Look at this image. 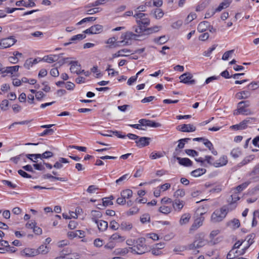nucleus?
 <instances>
[{
	"mask_svg": "<svg viewBox=\"0 0 259 259\" xmlns=\"http://www.w3.org/2000/svg\"><path fill=\"white\" fill-rule=\"evenodd\" d=\"M131 252L137 254H143L148 251L149 248L146 244V239L141 237L137 239L136 241V244L134 246L130 248Z\"/></svg>",
	"mask_w": 259,
	"mask_h": 259,
	"instance_id": "nucleus-1",
	"label": "nucleus"
},
{
	"mask_svg": "<svg viewBox=\"0 0 259 259\" xmlns=\"http://www.w3.org/2000/svg\"><path fill=\"white\" fill-rule=\"evenodd\" d=\"M147 15L146 14L142 13H136L134 15L138 25H143L144 27H146L150 24V19Z\"/></svg>",
	"mask_w": 259,
	"mask_h": 259,
	"instance_id": "nucleus-2",
	"label": "nucleus"
},
{
	"mask_svg": "<svg viewBox=\"0 0 259 259\" xmlns=\"http://www.w3.org/2000/svg\"><path fill=\"white\" fill-rule=\"evenodd\" d=\"M225 209L221 207L220 209L215 210L211 214V220L213 223H217L222 221L226 216Z\"/></svg>",
	"mask_w": 259,
	"mask_h": 259,
	"instance_id": "nucleus-3",
	"label": "nucleus"
},
{
	"mask_svg": "<svg viewBox=\"0 0 259 259\" xmlns=\"http://www.w3.org/2000/svg\"><path fill=\"white\" fill-rule=\"evenodd\" d=\"M17 40L13 36L2 38L0 39V49H5L13 46Z\"/></svg>",
	"mask_w": 259,
	"mask_h": 259,
	"instance_id": "nucleus-4",
	"label": "nucleus"
},
{
	"mask_svg": "<svg viewBox=\"0 0 259 259\" xmlns=\"http://www.w3.org/2000/svg\"><path fill=\"white\" fill-rule=\"evenodd\" d=\"M205 213V212H201L200 216L197 218L194 221V223L189 229V233H193L194 231L197 230L200 227L203 225L204 218L202 215Z\"/></svg>",
	"mask_w": 259,
	"mask_h": 259,
	"instance_id": "nucleus-5",
	"label": "nucleus"
},
{
	"mask_svg": "<svg viewBox=\"0 0 259 259\" xmlns=\"http://www.w3.org/2000/svg\"><path fill=\"white\" fill-rule=\"evenodd\" d=\"M205 235L203 233L201 232L197 234L195 238V243H196V247L200 248L205 245L207 241L204 239Z\"/></svg>",
	"mask_w": 259,
	"mask_h": 259,
	"instance_id": "nucleus-6",
	"label": "nucleus"
},
{
	"mask_svg": "<svg viewBox=\"0 0 259 259\" xmlns=\"http://www.w3.org/2000/svg\"><path fill=\"white\" fill-rule=\"evenodd\" d=\"M192 74L189 72H187L180 75L179 78L181 82L188 84H194L195 83V80L193 79Z\"/></svg>",
	"mask_w": 259,
	"mask_h": 259,
	"instance_id": "nucleus-7",
	"label": "nucleus"
},
{
	"mask_svg": "<svg viewBox=\"0 0 259 259\" xmlns=\"http://www.w3.org/2000/svg\"><path fill=\"white\" fill-rule=\"evenodd\" d=\"M139 123L142 125L148 126L152 127H158L161 126V124L156 122L154 121L148 120L146 119H141L139 120Z\"/></svg>",
	"mask_w": 259,
	"mask_h": 259,
	"instance_id": "nucleus-8",
	"label": "nucleus"
},
{
	"mask_svg": "<svg viewBox=\"0 0 259 259\" xmlns=\"http://www.w3.org/2000/svg\"><path fill=\"white\" fill-rule=\"evenodd\" d=\"M177 129L182 132H193L195 131L196 127L191 124H184L179 126Z\"/></svg>",
	"mask_w": 259,
	"mask_h": 259,
	"instance_id": "nucleus-9",
	"label": "nucleus"
},
{
	"mask_svg": "<svg viewBox=\"0 0 259 259\" xmlns=\"http://www.w3.org/2000/svg\"><path fill=\"white\" fill-rule=\"evenodd\" d=\"M228 158L226 155H222L218 160L214 162L213 165L215 167L226 165L228 163Z\"/></svg>",
	"mask_w": 259,
	"mask_h": 259,
	"instance_id": "nucleus-10",
	"label": "nucleus"
},
{
	"mask_svg": "<svg viewBox=\"0 0 259 259\" xmlns=\"http://www.w3.org/2000/svg\"><path fill=\"white\" fill-rule=\"evenodd\" d=\"M139 140L136 141L137 146L139 147H143L149 145L150 138L141 137L138 138Z\"/></svg>",
	"mask_w": 259,
	"mask_h": 259,
	"instance_id": "nucleus-11",
	"label": "nucleus"
},
{
	"mask_svg": "<svg viewBox=\"0 0 259 259\" xmlns=\"http://www.w3.org/2000/svg\"><path fill=\"white\" fill-rule=\"evenodd\" d=\"M21 255L26 257H33L37 255L36 250L26 248L21 251Z\"/></svg>",
	"mask_w": 259,
	"mask_h": 259,
	"instance_id": "nucleus-12",
	"label": "nucleus"
},
{
	"mask_svg": "<svg viewBox=\"0 0 259 259\" xmlns=\"http://www.w3.org/2000/svg\"><path fill=\"white\" fill-rule=\"evenodd\" d=\"M70 70L72 73L77 74H80V65L77 61H71Z\"/></svg>",
	"mask_w": 259,
	"mask_h": 259,
	"instance_id": "nucleus-13",
	"label": "nucleus"
},
{
	"mask_svg": "<svg viewBox=\"0 0 259 259\" xmlns=\"http://www.w3.org/2000/svg\"><path fill=\"white\" fill-rule=\"evenodd\" d=\"M131 50L128 49H123L119 50L117 52L112 55L113 58L119 57H126L129 55V54L131 53Z\"/></svg>",
	"mask_w": 259,
	"mask_h": 259,
	"instance_id": "nucleus-14",
	"label": "nucleus"
},
{
	"mask_svg": "<svg viewBox=\"0 0 259 259\" xmlns=\"http://www.w3.org/2000/svg\"><path fill=\"white\" fill-rule=\"evenodd\" d=\"M243 114L244 115H248L252 114L251 111L248 109H246L244 106H238V109L236 112H234V115Z\"/></svg>",
	"mask_w": 259,
	"mask_h": 259,
	"instance_id": "nucleus-15",
	"label": "nucleus"
},
{
	"mask_svg": "<svg viewBox=\"0 0 259 259\" xmlns=\"http://www.w3.org/2000/svg\"><path fill=\"white\" fill-rule=\"evenodd\" d=\"M85 37V35L83 34H78L74 35L70 38V41L67 43H65L64 45L67 46L71 44V43H76L77 41H79L84 39Z\"/></svg>",
	"mask_w": 259,
	"mask_h": 259,
	"instance_id": "nucleus-16",
	"label": "nucleus"
},
{
	"mask_svg": "<svg viewBox=\"0 0 259 259\" xmlns=\"http://www.w3.org/2000/svg\"><path fill=\"white\" fill-rule=\"evenodd\" d=\"M231 193L232 194L228 199V202H231L235 204V203L240 199L241 194L237 192H234L233 189L231 190Z\"/></svg>",
	"mask_w": 259,
	"mask_h": 259,
	"instance_id": "nucleus-17",
	"label": "nucleus"
},
{
	"mask_svg": "<svg viewBox=\"0 0 259 259\" xmlns=\"http://www.w3.org/2000/svg\"><path fill=\"white\" fill-rule=\"evenodd\" d=\"M133 30L135 32L136 34L137 35V37L142 36L145 32H147L146 27L142 25H138V26H134Z\"/></svg>",
	"mask_w": 259,
	"mask_h": 259,
	"instance_id": "nucleus-18",
	"label": "nucleus"
},
{
	"mask_svg": "<svg viewBox=\"0 0 259 259\" xmlns=\"http://www.w3.org/2000/svg\"><path fill=\"white\" fill-rule=\"evenodd\" d=\"M177 159L180 165L185 166H190L192 165V162L188 158L177 157Z\"/></svg>",
	"mask_w": 259,
	"mask_h": 259,
	"instance_id": "nucleus-19",
	"label": "nucleus"
},
{
	"mask_svg": "<svg viewBox=\"0 0 259 259\" xmlns=\"http://www.w3.org/2000/svg\"><path fill=\"white\" fill-rule=\"evenodd\" d=\"M251 93L248 91H242L237 93L236 95L237 98L239 100L246 99L250 97Z\"/></svg>",
	"mask_w": 259,
	"mask_h": 259,
	"instance_id": "nucleus-20",
	"label": "nucleus"
},
{
	"mask_svg": "<svg viewBox=\"0 0 259 259\" xmlns=\"http://www.w3.org/2000/svg\"><path fill=\"white\" fill-rule=\"evenodd\" d=\"M151 15L155 19H159L163 16L164 12L161 9L157 8L151 11Z\"/></svg>",
	"mask_w": 259,
	"mask_h": 259,
	"instance_id": "nucleus-21",
	"label": "nucleus"
},
{
	"mask_svg": "<svg viewBox=\"0 0 259 259\" xmlns=\"http://www.w3.org/2000/svg\"><path fill=\"white\" fill-rule=\"evenodd\" d=\"M191 219V214L189 213H184L182 215L179 221L181 225H184L188 224Z\"/></svg>",
	"mask_w": 259,
	"mask_h": 259,
	"instance_id": "nucleus-22",
	"label": "nucleus"
},
{
	"mask_svg": "<svg viewBox=\"0 0 259 259\" xmlns=\"http://www.w3.org/2000/svg\"><path fill=\"white\" fill-rule=\"evenodd\" d=\"M110 239L111 241L122 242L125 240V237L121 236L117 233H115L111 236Z\"/></svg>",
	"mask_w": 259,
	"mask_h": 259,
	"instance_id": "nucleus-23",
	"label": "nucleus"
},
{
	"mask_svg": "<svg viewBox=\"0 0 259 259\" xmlns=\"http://www.w3.org/2000/svg\"><path fill=\"white\" fill-rule=\"evenodd\" d=\"M209 27V23L207 21H202L200 22L197 26V30L199 32H203L206 31Z\"/></svg>",
	"mask_w": 259,
	"mask_h": 259,
	"instance_id": "nucleus-24",
	"label": "nucleus"
},
{
	"mask_svg": "<svg viewBox=\"0 0 259 259\" xmlns=\"http://www.w3.org/2000/svg\"><path fill=\"white\" fill-rule=\"evenodd\" d=\"M91 215L92 221L95 223H98V219L102 216L101 212L97 210H92Z\"/></svg>",
	"mask_w": 259,
	"mask_h": 259,
	"instance_id": "nucleus-25",
	"label": "nucleus"
},
{
	"mask_svg": "<svg viewBox=\"0 0 259 259\" xmlns=\"http://www.w3.org/2000/svg\"><path fill=\"white\" fill-rule=\"evenodd\" d=\"M110 0H96L94 2L89 4L86 6V8L97 7L100 5H103L108 3Z\"/></svg>",
	"mask_w": 259,
	"mask_h": 259,
	"instance_id": "nucleus-26",
	"label": "nucleus"
},
{
	"mask_svg": "<svg viewBox=\"0 0 259 259\" xmlns=\"http://www.w3.org/2000/svg\"><path fill=\"white\" fill-rule=\"evenodd\" d=\"M58 59H59L58 56L55 55H50L45 56L42 58V60H44V61H45L46 62L51 63H53L54 62L57 61L58 60Z\"/></svg>",
	"mask_w": 259,
	"mask_h": 259,
	"instance_id": "nucleus-27",
	"label": "nucleus"
},
{
	"mask_svg": "<svg viewBox=\"0 0 259 259\" xmlns=\"http://www.w3.org/2000/svg\"><path fill=\"white\" fill-rule=\"evenodd\" d=\"M132 228L133 225L130 222H122L120 225V228L122 231H129Z\"/></svg>",
	"mask_w": 259,
	"mask_h": 259,
	"instance_id": "nucleus-28",
	"label": "nucleus"
},
{
	"mask_svg": "<svg viewBox=\"0 0 259 259\" xmlns=\"http://www.w3.org/2000/svg\"><path fill=\"white\" fill-rule=\"evenodd\" d=\"M98 227V229L101 231H105L108 228V223L103 220H100L98 221V223H95Z\"/></svg>",
	"mask_w": 259,
	"mask_h": 259,
	"instance_id": "nucleus-29",
	"label": "nucleus"
},
{
	"mask_svg": "<svg viewBox=\"0 0 259 259\" xmlns=\"http://www.w3.org/2000/svg\"><path fill=\"white\" fill-rule=\"evenodd\" d=\"M69 161L67 159L60 157L59 160L54 164L53 167L57 169H60L63 167L62 163H67Z\"/></svg>",
	"mask_w": 259,
	"mask_h": 259,
	"instance_id": "nucleus-30",
	"label": "nucleus"
},
{
	"mask_svg": "<svg viewBox=\"0 0 259 259\" xmlns=\"http://www.w3.org/2000/svg\"><path fill=\"white\" fill-rule=\"evenodd\" d=\"M20 66L18 65L14 66H10L4 67V70L3 71L4 73H11L13 74L14 72H17L18 71Z\"/></svg>",
	"mask_w": 259,
	"mask_h": 259,
	"instance_id": "nucleus-31",
	"label": "nucleus"
},
{
	"mask_svg": "<svg viewBox=\"0 0 259 259\" xmlns=\"http://www.w3.org/2000/svg\"><path fill=\"white\" fill-rule=\"evenodd\" d=\"M206 171V170L205 168H198L193 170L191 172V175L194 177H198L205 174Z\"/></svg>",
	"mask_w": 259,
	"mask_h": 259,
	"instance_id": "nucleus-32",
	"label": "nucleus"
},
{
	"mask_svg": "<svg viewBox=\"0 0 259 259\" xmlns=\"http://www.w3.org/2000/svg\"><path fill=\"white\" fill-rule=\"evenodd\" d=\"M103 27L100 24H96L91 26L92 34H98L102 32Z\"/></svg>",
	"mask_w": 259,
	"mask_h": 259,
	"instance_id": "nucleus-33",
	"label": "nucleus"
},
{
	"mask_svg": "<svg viewBox=\"0 0 259 259\" xmlns=\"http://www.w3.org/2000/svg\"><path fill=\"white\" fill-rule=\"evenodd\" d=\"M174 208L176 210L180 211L184 206L183 201L180 200H176L172 203Z\"/></svg>",
	"mask_w": 259,
	"mask_h": 259,
	"instance_id": "nucleus-34",
	"label": "nucleus"
},
{
	"mask_svg": "<svg viewBox=\"0 0 259 259\" xmlns=\"http://www.w3.org/2000/svg\"><path fill=\"white\" fill-rule=\"evenodd\" d=\"M49 248L47 245H41L37 250H36V252H37V255L38 254H46L49 252Z\"/></svg>",
	"mask_w": 259,
	"mask_h": 259,
	"instance_id": "nucleus-35",
	"label": "nucleus"
},
{
	"mask_svg": "<svg viewBox=\"0 0 259 259\" xmlns=\"http://www.w3.org/2000/svg\"><path fill=\"white\" fill-rule=\"evenodd\" d=\"M230 203L227 205H224L222 207V208L224 209H225V212H226V214L228 213V212L233 210L236 207L237 205L235 203H233V202H229Z\"/></svg>",
	"mask_w": 259,
	"mask_h": 259,
	"instance_id": "nucleus-36",
	"label": "nucleus"
},
{
	"mask_svg": "<svg viewBox=\"0 0 259 259\" xmlns=\"http://www.w3.org/2000/svg\"><path fill=\"white\" fill-rule=\"evenodd\" d=\"M168 39L167 37H166L165 35H163V36H160L159 37L155 38L154 39L153 41L155 43H157V44H158L160 45H162V44H164V43H165L166 42H167L168 41Z\"/></svg>",
	"mask_w": 259,
	"mask_h": 259,
	"instance_id": "nucleus-37",
	"label": "nucleus"
},
{
	"mask_svg": "<svg viewBox=\"0 0 259 259\" xmlns=\"http://www.w3.org/2000/svg\"><path fill=\"white\" fill-rule=\"evenodd\" d=\"M26 157L30 159L33 162H36L37 158L42 159V156L40 154H27Z\"/></svg>",
	"mask_w": 259,
	"mask_h": 259,
	"instance_id": "nucleus-38",
	"label": "nucleus"
},
{
	"mask_svg": "<svg viewBox=\"0 0 259 259\" xmlns=\"http://www.w3.org/2000/svg\"><path fill=\"white\" fill-rule=\"evenodd\" d=\"M133 195V191L130 189H126L123 190L121 192V196L123 197L124 199H128Z\"/></svg>",
	"mask_w": 259,
	"mask_h": 259,
	"instance_id": "nucleus-39",
	"label": "nucleus"
},
{
	"mask_svg": "<svg viewBox=\"0 0 259 259\" xmlns=\"http://www.w3.org/2000/svg\"><path fill=\"white\" fill-rule=\"evenodd\" d=\"M189 140L190 138H184L179 140L178 141L179 144L176 148V151H177L178 149H182L184 147L186 143H187Z\"/></svg>",
	"mask_w": 259,
	"mask_h": 259,
	"instance_id": "nucleus-40",
	"label": "nucleus"
},
{
	"mask_svg": "<svg viewBox=\"0 0 259 259\" xmlns=\"http://www.w3.org/2000/svg\"><path fill=\"white\" fill-rule=\"evenodd\" d=\"M254 156L253 155H250L246 157L241 162L238 164V167H241L253 160Z\"/></svg>",
	"mask_w": 259,
	"mask_h": 259,
	"instance_id": "nucleus-41",
	"label": "nucleus"
},
{
	"mask_svg": "<svg viewBox=\"0 0 259 259\" xmlns=\"http://www.w3.org/2000/svg\"><path fill=\"white\" fill-rule=\"evenodd\" d=\"M249 183H248V182H245V183L238 186L236 188H233V189L234 190V192H237L238 193H240V192L243 190H244V189H245L247 187V186L248 185Z\"/></svg>",
	"mask_w": 259,
	"mask_h": 259,
	"instance_id": "nucleus-42",
	"label": "nucleus"
},
{
	"mask_svg": "<svg viewBox=\"0 0 259 259\" xmlns=\"http://www.w3.org/2000/svg\"><path fill=\"white\" fill-rule=\"evenodd\" d=\"M80 257L79 253L73 252L64 255V259H78Z\"/></svg>",
	"mask_w": 259,
	"mask_h": 259,
	"instance_id": "nucleus-43",
	"label": "nucleus"
},
{
	"mask_svg": "<svg viewBox=\"0 0 259 259\" xmlns=\"http://www.w3.org/2000/svg\"><path fill=\"white\" fill-rule=\"evenodd\" d=\"M159 211L164 214H168L171 211V207L165 205H162L159 208Z\"/></svg>",
	"mask_w": 259,
	"mask_h": 259,
	"instance_id": "nucleus-44",
	"label": "nucleus"
},
{
	"mask_svg": "<svg viewBox=\"0 0 259 259\" xmlns=\"http://www.w3.org/2000/svg\"><path fill=\"white\" fill-rule=\"evenodd\" d=\"M96 20V18L94 17H87L82 19L81 20H80L79 22H77L76 23L77 25H80L84 23L91 22V21H94Z\"/></svg>",
	"mask_w": 259,
	"mask_h": 259,
	"instance_id": "nucleus-45",
	"label": "nucleus"
},
{
	"mask_svg": "<svg viewBox=\"0 0 259 259\" xmlns=\"http://www.w3.org/2000/svg\"><path fill=\"white\" fill-rule=\"evenodd\" d=\"M231 155L234 158H237L241 155V151L239 148L233 149L231 152Z\"/></svg>",
	"mask_w": 259,
	"mask_h": 259,
	"instance_id": "nucleus-46",
	"label": "nucleus"
},
{
	"mask_svg": "<svg viewBox=\"0 0 259 259\" xmlns=\"http://www.w3.org/2000/svg\"><path fill=\"white\" fill-rule=\"evenodd\" d=\"M246 127L244 123L243 122V121H241L240 123H239L238 124L233 125L231 126V128L232 129H234V130H244Z\"/></svg>",
	"mask_w": 259,
	"mask_h": 259,
	"instance_id": "nucleus-47",
	"label": "nucleus"
},
{
	"mask_svg": "<svg viewBox=\"0 0 259 259\" xmlns=\"http://www.w3.org/2000/svg\"><path fill=\"white\" fill-rule=\"evenodd\" d=\"M185 195V192L183 189H178L174 194V196L178 198L179 197H183Z\"/></svg>",
	"mask_w": 259,
	"mask_h": 259,
	"instance_id": "nucleus-48",
	"label": "nucleus"
},
{
	"mask_svg": "<svg viewBox=\"0 0 259 259\" xmlns=\"http://www.w3.org/2000/svg\"><path fill=\"white\" fill-rule=\"evenodd\" d=\"M140 221L143 224L149 222L150 221V215L148 213L143 214L140 218Z\"/></svg>",
	"mask_w": 259,
	"mask_h": 259,
	"instance_id": "nucleus-49",
	"label": "nucleus"
},
{
	"mask_svg": "<svg viewBox=\"0 0 259 259\" xmlns=\"http://www.w3.org/2000/svg\"><path fill=\"white\" fill-rule=\"evenodd\" d=\"M197 17V15L195 13H190L187 17L186 18L185 21L186 23H189V22H191L195 19H196Z\"/></svg>",
	"mask_w": 259,
	"mask_h": 259,
	"instance_id": "nucleus-50",
	"label": "nucleus"
},
{
	"mask_svg": "<svg viewBox=\"0 0 259 259\" xmlns=\"http://www.w3.org/2000/svg\"><path fill=\"white\" fill-rule=\"evenodd\" d=\"M247 88L249 90H255L259 88V82L255 81L251 82L248 85Z\"/></svg>",
	"mask_w": 259,
	"mask_h": 259,
	"instance_id": "nucleus-51",
	"label": "nucleus"
},
{
	"mask_svg": "<svg viewBox=\"0 0 259 259\" xmlns=\"http://www.w3.org/2000/svg\"><path fill=\"white\" fill-rule=\"evenodd\" d=\"M42 178L44 179H54V180H59V181H64V180L62 178H59V177H54V176H52L51 175L49 174L44 175L42 176Z\"/></svg>",
	"mask_w": 259,
	"mask_h": 259,
	"instance_id": "nucleus-52",
	"label": "nucleus"
},
{
	"mask_svg": "<svg viewBox=\"0 0 259 259\" xmlns=\"http://www.w3.org/2000/svg\"><path fill=\"white\" fill-rule=\"evenodd\" d=\"M151 2H146L145 3V5H142L139 7H138L137 8V10H135L136 12H137V13H141L140 12H145L146 11V6H149L150 5Z\"/></svg>",
	"mask_w": 259,
	"mask_h": 259,
	"instance_id": "nucleus-53",
	"label": "nucleus"
},
{
	"mask_svg": "<svg viewBox=\"0 0 259 259\" xmlns=\"http://www.w3.org/2000/svg\"><path fill=\"white\" fill-rule=\"evenodd\" d=\"M137 35L138 34H136L132 32H127L125 34V38L128 39H136Z\"/></svg>",
	"mask_w": 259,
	"mask_h": 259,
	"instance_id": "nucleus-54",
	"label": "nucleus"
},
{
	"mask_svg": "<svg viewBox=\"0 0 259 259\" xmlns=\"http://www.w3.org/2000/svg\"><path fill=\"white\" fill-rule=\"evenodd\" d=\"M216 48L215 45H213L211 47L208 48L206 51H204L203 53L204 56L209 57L213 51L215 50Z\"/></svg>",
	"mask_w": 259,
	"mask_h": 259,
	"instance_id": "nucleus-55",
	"label": "nucleus"
},
{
	"mask_svg": "<svg viewBox=\"0 0 259 259\" xmlns=\"http://www.w3.org/2000/svg\"><path fill=\"white\" fill-rule=\"evenodd\" d=\"M110 228L113 230H117L120 227V225L115 221L113 220L110 223Z\"/></svg>",
	"mask_w": 259,
	"mask_h": 259,
	"instance_id": "nucleus-56",
	"label": "nucleus"
},
{
	"mask_svg": "<svg viewBox=\"0 0 259 259\" xmlns=\"http://www.w3.org/2000/svg\"><path fill=\"white\" fill-rule=\"evenodd\" d=\"M9 106V101L7 100H4L2 101V103L0 104V108L1 110L6 111L8 109V107Z\"/></svg>",
	"mask_w": 259,
	"mask_h": 259,
	"instance_id": "nucleus-57",
	"label": "nucleus"
},
{
	"mask_svg": "<svg viewBox=\"0 0 259 259\" xmlns=\"http://www.w3.org/2000/svg\"><path fill=\"white\" fill-rule=\"evenodd\" d=\"M103 200V203L100 204V205H102L103 206H107L110 205H112L113 202L111 200L109 199V198H104L102 199Z\"/></svg>",
	"mask_w": 259,
	"mask_h": 259,
	"instance_id": "nucleus-58",
	"label": "nucleus"
},
{
	"mask_svg": "<svg viewBox=\"0 0 259 259\" xmlns=\"http://www.w3.org/2000/svg\"><path fill=\"white\" fill-rule=\"evenodd\" d=\"M183 23L182 20H179L173 23L171 25V27L174 29H179L182 26Z\"/></svg>",
	"mask_w": 259,
	"mask_h": 259,
	"instance_id": "nucleus-59",
	"label": "nucleus"
},
{
	"mask_svg": "<svg viewBox=\"0 0 259 259\" xmlns=\"http://www.w3.org/2000/svg\"><path fill=\"white\" fill-rule=\"evenodd\" d=\"M234 50H230L226 52L222 56V59L224 60H227L232 55V54L234 53Z\"/></svg>",
	"mask_w": 259,
	"mask_h": 259,
	"instance_id": "nucleus-60",
	"label": "nucleus"
},
{
	"mask_svg": "<svg viewBox=\"0 0 259 259\" xmlns=\"http://www.w3.org/2000/svg\"><path fill=\"white\" fill-rule=\"evenodd\" d=\"M163 156L162 153L160 152H152L150 155V158L152 159H155L158 158H160Z\"/></svg>",
	"mask_w": 259,
	"mask_h": 259,
	"instance_id": "nucleus-61",
	"label": "nucleus"
},
{
	"mask_svg": "<svg viewBox=\"0 0 259 259\" xmlns=\"http://www.w3.org/2000/svg\"><path fill=\"white\" fill-rule=\"evenodd\" d=\"M185 152L188 155L191 156L193 157L198 156V153L196 151H195L194 150H192V149H186L185 150Z\"/></svg>",
	"mask_w": 259,
	"mask_h": 259,
	"instance_id": "nucleus-62",
	"label": "nucleus"
},
{
	"mask_svg": "<svg viewBox=\"0 0 259 259\" xmlns=\"http://www.w3.org/2000/svg\"><path fill=\"white\" fill-rule=\"evenodd\" d=\"M230 224L232 226V227L234 228H238L239 227L240 224L239 220L238 219H233L230 222Z\"/></svg>",
	"mask_w": 259,
	"mask_h": 259,
	"instance_id": "nucleus-63",
	"label": "nucleus"
},
{
	"mask_svg": "<svg viewBox=\"0 0 259 259\" xmlns=\"http://www.w3.org/2000/svg\"><path fill=\"white\" fill-rule=\"evenodd\" d=\"M31 61L32 58H29L27 59L24 63V67L27 69H29L30 68L33 66Z\"/></svg>",
	"mask_w": 259,
	"mask_h": 259,
	"instance_id": "nucleus-64",
	"label": "nucleus"
}]
</instances>
